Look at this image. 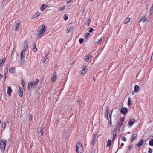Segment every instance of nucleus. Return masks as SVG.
<instances>
[{
  "label": "nucleus",
  "instance_id": "obj_14",
  "mask_svg": "<svg viewBox=\"0 0 153 153\" xmlns=\"http://www.w3.org/2000/svg\"><path fill=\"white\" fill-rule=\"evenodd\" d=\"M15 68L14 67L10 68L9 69V71L11 73H14L15 72Z\"/></svg>",
  "mask_w": 153,
  "mask_h": 153
},
{
  "label": "nucleus",
  "instance_id": "obj_38",
  "mask_svg": "<svg viewBox=\"0 0 153 153\" xmlns=\"http://www.w3.org/2000/svg\"><path fill=\"white\" fill-rule=\"evenodd\" d=\"M150 145L153 146V139L151 140L149 143Z\"/></svg>",
  "mask_w": 153,
  "mask_h": 153
},
{
  "label": "nucleus",
  "instance_id": "obj_17",
  "mask_svg": "<svg viewBox=\"0 0 153 153\" xmlns=\"http://www.w3.org/2000/svg\"><path fill=\"white\" fill-rule=\"evenodd\" d=\"M140 87H139L137 85H136L134 87V91L137 93L138 92L139 90Z\"/></svg>",
  "mask_w": 153,
  "mask_h": 153
},
{
  "label": "nucleus",
  "instance_id": "obj_62",
  "mask_svg": "<svg viewBox=\"0 0 153 153\" xmlns=\"http://www.w3.org/2000/svg\"><path fill=\"white\" fill-rule=\"evenodd\" d=\"M113 110H112L110 112V114H112Z\"/></svg>",
  "mask_w": 153,
  "mask_h": 153
},
{
  "label": "nucleus",
  "instance_id": "obj_63",
  "mask_svg": "<svg viewBox=\"0 0 153 153\" xmlns=\"http://www.w3.org/2000/svg\"><path fill=\"white\" fill-rule=\"evenodd\" d=\"M83 70H84L85 71H86H86H87V70L86 69V68H84V69H83Z\"/></svg>",
  "mask_w": 153,
  "mask_h": 153
},
{
  "label": "nucleus",
  "instance_id": "obj_7",
  "mask_svg": "<svg viewBox=\"0 0 153 153\" xmlns=\"http://www.w3.org/2000/svg\"><path fill=\"white\" fill-rule=\"evenodd\" d=\"M92 56L90 55H88L85 57L84 60L87 62H90V59L92 58Z\"/></svg>",
  "mask_w": 153,
  "mask_h": 153
},
{
  "label": "nucleus",
  "instance_id": "obj_8",
  "mask_svg": "<svg viewBox=\"0 0 153 153\" xmlns=\"http://www.w3.org/2000/svg\"><path fill=\"white\" fill-rule=\"evenodd\" d=\"M124 121V118L123 117L120 120V122L118 125L117 126V128H120L122 125Z\"/></svg>",
  "mask_w": 153,
  "mask_h": 153
},
{
  "label": "nucleus",
  "instance_id": "obj_45",
  "mask_svg": "<svg viewBox=\"0 0 153 153\" xmlns=\"http://www.w3.org/2000/svg\"><path fill=\"white\" fill-rule=\"evenodd\" d=\"M21 80H22L21 83L22 84V86L23 87H24V85H25V82L22 79H21Z\"/></svg>",
  "mask_w": 153,
  "mask_h": 153
},
{
  "label": "nucleus",
  "instance_id": "obj_23",
  "mask_svg": "<svg viewBox=\"0 0 153 153\" xmlns=\"http://www.w3.org/2000/svg\"><path fill=\"white\" fill-rule=\"evenodd\" d=\"M91 21V19L90 18H88L86 22V24L88 26H89L90 23Z\"/></svg>",
  "mask_w": 153,
  "mask_h": 153
},
{
  "label": "nucleus",
  "instance_id": "obj_41",
  "mask_svg": "<svg viewBox=\"0 0 153 153\" xmlns=\"http://www.w3.org/2000/svg\"><path fill=\"white\" fill-rule=\"evenodd\" d=\"M134 121H131L130 120V122L129 123V125L130 126H131L134 124Z\"/></svg>",
  "mask_w": 153,
  "mask_h": 153
},
{
  "label": "nucleus",
  "instance_id": "obj_58",
  "mask_svg": "<svg viewBox=\"0 0 153 153\" xmlns=\"http://www.w3.org/2000/svg\"><path fill=\"white\" fill-rule=\"evenodd\" d=\"M123 140L124 141H126V139L124 137H123Z\"/></svg>",
  "mask_w": 153,
  "mask_h": 153
},
{
  "label": "nucleus",
  "instance_id": "obj_52",
  "mask_svg": "<svg viewBox=\"0 0 153 153\" xmlns=\"http://www.w3.org/2000/svg\"><path fill=\"white\" fill-rule=\"evenodd\" d=\"M39 32L40 33H43L44 34L45 32V30H42V29H40Z\"/></svg>",
  "mask_w": 153,
  "mask_h": 153
},
{
  "label": "nucleus",
  "instance_id": "obj_48",
  "mask_svg": "<svg viewBox=\"0 0 153 153\" xmlns=\"http://www.w3.org/2000/svg\"><path fill=\"white\" fill-rule=\"evenodd\" d=\"M48 61V58H46V59H45V60L44 61V63H46Z\"/></svg>",
  "mask_w": 153,
  "mask_h": 153
},
{
  "label": "nucleus",
  "instance_id": "obj_22",
  "mask_svg": "<svg viewBox=\"0 0 153 153\" xmlns=\"http://www.w3.org/2000/svg\"><path fill=\"white\" fill-rule=\"evenodd\" d=\"M111 140L110 139H108V142L107 143V146H106L107 147H108L109 146L111 145Z\"/></svg>",
  "mask_w": 153,
  "mask_h": 153
},
{
  "label": "nucleus",
  "instance_id": "obj_18",
  "mask_svg": "<svg viewBox=\"0 0 153 153\" xmlns=\"http://www.w3.org/2000/svg\"><path fill=\"white\" fill-rule=\"evenodd\" d=\"M44 34L43 33H40L39 32V33H38L37 36L38 38H42V36H43Z\"/></svg>",
  "mask_w": 153,
  "mask_h": 153
},
{
  "label": "nucleus",
  "instance_id": "obj_51",
  "mask_svg": "<svg viewBox=\"0 0 153 153\" xmlns=\"http://www.w3.org/2000/svg\"><path fill=\"white\" fill-rule=\"evenodd\" d=\"M94 30V29L92 28H90L89 31L90 33L92 32Z\"/></svg>",
  "mask_w": 153,
  "mask_h": 153
},
{
  "label": "nucleus",
  "instance_id": "obj_46",
  "mask_svg": "<svg viewBox=\"0 0 153 153\" xmlns=\"http://www.w3.org/2000/svg\"><path fill=\"white\" fill-rule=\"evenodd\" d=\"M86 72V71H85L84 70H82L81 72V74H85Z\"/></svg>",
  "mask_w": 153,
  "mask_h": 153
},
{
  "label": "nucleus",
  "instance_id": "obj_2",
  "mask_svg": "<svg viewBox=\"0 0 153 153\" xmlns=\"http://www.w3.org/2000/svg\"><path fill=\"white\" fill-rule=\"evenodd\" d=\"M7 143V140L3 139L1 140L0 142V147L1 151L3 152L5 150V147Z\"/></svg>",
  "mask_w": 153,
  "mask_h": 153
},
{
  "label": "nucleus",
  "instance_id": "obj_36",
  "mask_svg": "<svg viewBox=\"0 0 153 153\" xmlns=\"http://www.w3.org/2000/svg\"><path fill=\"white\" fill-rule=\"evenodd\" d=\"M102 41V38H101L98 40V41L96 43L97 44H99L101 43Z\"/></svg>",
  "mask_w": 153,
  "mask_h": 153
},
{
  "label": "nucleus",
  "instance_id": "obj_50",
  "mask_svg": "<svg viewBox=\"0 0 153 153\" xmlns=\"http://www.w3.org/2000/svg\"><path fill=\"white\" fill-rule=\"evenodd\" d=\"M28 48V46H27V43H26V45H25V47H24V48L26 50V49H27Z\"/></svg>",
  "mask_w": 153,
  "mask_h": 153
},
{
  "label": "nucleus",
  "instance_id": "obj_44",
  "mask_svg": "<svg viewBox=\"0 0 153 153\" xmlns=\"http://www.w3.org/2000/svg\"><path fill=\"white\" fill-rule=\"evenodd\" d=\"M84 41V39L83 38H80L79 39V42L80 43H82Z\"/></svg>",
  "mask_w": 153,
  "mask_h": 153
},
{
  "label": "nucleus",
  "instance_id": "obj_4",
  "mask_svg": "<svg viewBox=\"0 0 153 153\" xmlns=\"http://www.w3.org/2000/svg\"><path fill=\"white\" fill-rule=\"evenodd\" d=\"M57 78V76L56 75V72L53 73V75L51 77V81L52 83L55 81L56 79Z\"/></svg>",
  "mask_w": 153,
  "mask_h": 153
},
{
  "label": "nucleus",
  "instance_id": "obj_21",
  "mask_svg": "<svg viewBox=\"0 0 153 153\" xmlns=\"http://www.w3.org/2000/svg\"><path fill=\"white\" fill-rule=\"evenodd\" d=\"M39 129H40V131H39V133H41V136H43V135L44 132L42 130L44 129V127H39Z\"/></svg>",
  "mask_w": 153,
  "mask_h": 153
},
{
  "label": "nucleus",
  "instance_id": "obj_33",
  "mask_svg": "<svg viewBox=\"0 0 153 153\" xmlns=\"http://www.w3.org/2000/svg\"><path fill=\"white\" fill-rule=\"evenodd\" d=\"M132 104L130 98H129L128 102V105L129 106L131 105Z\"/></svg>",
  "mask_w": 153,
  "mask_h": 153
},
{
  "label": "nucleus",
  "instance_id": "obj_15",
  "mask_svg": "<svg viewBox=\"0 0 153 153\" xmlns=\"http://www.w3.org/2000/svg\"><path fill=\"white\" fill-rule=\"evenodd\" d=\"M20 25V23H16L15 27V29H14L15 30L17 31L19 29Z\"/></svg>",
  "mask_w": 153,
  "mask_h": 153
},
{
  "label": "nucleus",
  "instance_id": "obj_27",
  "mask_svg": "<svg viewBox=\"0 0 153 153\" xmlns=\"http://www.w3.org/2000/svg\"><path fill=\"white\" fill-rule=\"evenodd\" d=\"M137 134H134L133 135H132V140H131V142H132L134 140V139H135L136 138V137H137Z\"/></svg>",
  "mask_w": 153,
  "mask_h": 153
},
{
  "label": "nucleus",
  "instance_id": "obj_39",
  "mask_svg": "<svg viewBox=\"0 0 153 153\" xmlns=\"http://www.w3.org/2000/svg\"><path fill=\"white\" fill-rule=\"evenodd\" d=\"M64 19L65 20H66L68 19V15L66 14H65L64 15Z\"/></svg>",
  "mask_w": 153,
  "mask_h": 153
},
{
  "label": "nucleus",
  "instance_id": "obj_32",
  "mask_svg": "<svg viewBox=\"0 0 153 153\" xmlns=\"http://www.w3.org/2000/svg\"><path fill=\"white\" fill-rule=\"evenodd\" d=\"M90 34L89 33H86L85 35V38L87 39L88 38L89 36H90Z\"/></svg>",
  "mask_w": 153,
  "mask_h": 153
},
{
  "label": "nucleus",
  "instance_id": "obj_12",
  "mask_svg": "<svg viewBox=\"0 0 153 153\" xmlns=\"http://www.w3.org/2000/svg\"><path fill=\"white\" fill-rule=\"evenodd\" d=\"M127 112L128 109L126 108H124L121 109V112L123 114H126Z\"/></svg>",
  "mask_w": 153,
  "mask_h": 153
},
{
  "label": "nucleus",
  "instance_id": "obj_28",
  "mask_svg": "<svg viewBox=\"0 0 153 153\" xmlns=\"http://www.w3.org/2000/svg\"><path fill=\"white\" fill-rule=\"evenodd\" d=\"M5 60V59H2L1 62H0V66H2L3 64L4 63Z\"/></svg>",
  "mask_w": 153,
  "mask_h": 153
},
{
  "label": "nucleus",
  "instance_id": "obj_61",
  "mask_svg": "<svg viewBox=\"0 0 153 153\" xmlns=\"http://www.w3.org/2000/svg\"><path fill=\"white\" fill-rule=\"evenodd\" d=\"M3 77V76L0 74V79H1Z\"/></svg>",
  "mask_w": 153,
  "mask_h": 153
},
{
  "label": "nucleus",
  "instance_id": "obj_34",
  "mask_svg": "<svg viewBox=\"0 0 153 153\" xmlns=\"http://www.w3.org/2000/svg\"><path fill=\"white\" fill-rule=\"evenodd\" d=\"M97 134H94L93 135L92 139L95 140V139H96V138H97Z\"/></svg>",
  "mask_w": 153,
  "mask_h": 153
},
{
  "label": "nucleus",
  "instance_id": "obj_55",
  "mask_svg": "<svg viewBox=\"0 0 153 153\" xmlns=\"http://www.w3.org/2000/svg\"><path fill=\"white\" fill-rule=\"evenodd\" d=\"M87 65H82V67L84 68H85L87 67Z\"/></svg>",
  "mask_w": 153,
  "mask_h": 153
},
{
  "label": "nucleus",
  "instance_id": "obj_35",
  "mask_svg": "<svg viewBox=\"0 0 153 153\" xmlns=\"http://www.w3.org/2000/svg\"><path fill=\"white\" fill-rule=\"evenodd\" d=\"M114 131H115V129H114V131L112 133L113 135V140L112 141V142H113V141H114V139H115V132L114 133Z\"/></svg>",
  "mask_w": 153,
  "mask_h": 153
},
{
  "label": "nucleus",
  "instance_id": "obj_37",
  "mask_svg": "<svg viewBox=\"0 0 153 153\" xmlns=\"http://www.w3.org/2000/svg\"><path fill=\"white\" fill-rule=\"evenodd\" d=\"M6 74H7V73L4 72V77H3V79H4V82L5 81V80H6Z\"/></svg>",
  "mask_w": 153,
  "mask_h": 153
},
{
  "label": "nucleus",
  "instance_id": "obj_47",
  "mask_svg": "<svg viewBox=\"0 0 153 153\" xmlns=\"http://www.w3.org/2000/svg\"><path fill=\"white\" fill-rule=\"evenodd\" d=\"M95 141V140H94L92 139V140L90 142V144L92 145H94Z\"/></svg>",
  "mask_w": 153,
  "mask_h": 153
},
{
  "label": "nucleus",
  "instance_id": "obj_29",
  "mask_svg": "<svg viewBox=\"0 0 153 153\" xmlns=\"http://www.w3.org/2000/svg\"><path fill=\"white\" fill-rule=\"evenodd\" d=\"M33 51L34 52L36 51L37 49L36 48V45L35 43H34L33 45Z\"/></svg>",
  "mask_w": 153,
  "mask_h": 153
},
{
  "label": "nucleus",
  "instance_id": "obj_40",
  "mask_svg": "<svg viewBox=\"0 0 153 153\" xmlns=\"http://www.w3.org/2000/svg\"><path fill=\"white\" fill-rule=\"evenodd\" d=\"M65 8V6H64L62 7H61L59 8L58 10L59 11H62V10H64Z\"/></svg>",
  "mask_w": 153,
  "mask_h": 153
},
{
  "label": "nucleus",
  "instance_id": "obj_26",
  "mask_svg": "<svg viewBox=\"0 0 153 153\" xmlns=\"http://www.w3.org/2000/svg\"><path fill=\"white\" fill-rule=\"evenodd\" d=\"M25 57V53H22V52H21V55H20V58L21 59H23Z\"/></svg>",
  "mask_w": 153,
  "mask_h": 153
},
{
  "label": "nucleus",
  "instance_id": "obj_6",
  "mask_svg": "<svg viewBox=\"0 0 153 153\" xmlns=\"http://www.w3.org/2000/svg\"><path fill=\"white\" fill-rule=\"evenodd\" d=\"M147 20V19L146 16H142L139 19V22L140 23L141 22H144L145 21H146Z\"/></svg>",
  "mask_w": 153,
  "mask_h": 153
},
{
  "label": "nucleus",
  "instance_id": "obj_42",
  "mask_svg": "<svg viewBox=\"0 0 153 153\" xmlns=\"http://www.w3.org/2000/svg\"><path fill=\"white\" fill-rule=\"evenodd\" d=\"M30 117H29V120L30 121H31L33 118V116L31 114L29 115Z\"/></svg>",
  "mask_w": 153,
  "mask_h": 153
},
{
  "label": "nucleus",
  "instance_id": "obj_20",
  "mask_svg": "<svg viewBox=\"0 0 153 153\" xmlns=\"http://www.w3.org/2000/svg\"><path fill=\"white\" fill-rule=\"evenodd\" d=\"M68 27L70 28L71 30L74 28V26L73 25V23H70L69 24L68 26Z\"/></svg>",
  "mask_w": 153,
  "mask_h": 153
},
{
  "label": "nucleus",
  "instance_id": "obj_31",
  "mask_svg": "<svg viewBox=\"0 0 153 153\" xmlns=\"http://www.w3.org/2000/svg\"><path fill=\"white\" fill-rule=\"evenodd\" d=\"M130 19L129 18H127L125 21L124 23L126 24L128 23L130 21Z\"/></svg>",
  "mask_w": 153,
  "mask_h": 153
},
{
  "label": "nucleus",
  "instance_id": "obj_13",
  "mask_svg": "<svg viewBox=\"0 0 153 153\" xmlns=\"http://www.w3.org/2000/svg\"><path fill=\"white\" fill-rule=\"evenodd\" d=\"M14 48H13L12 51V54H11V59H10V61L11 62L12 61V62H13V61H15L16 59V58H15L14 60L12 59H13V54L14 53Z\"/></svg>",
  "mask_w": 153,
  "mask_h": 153
},
{
  "label": "nucleus",
  "instance_id": "obj_25",
  "mask_svg": "<svg viewBox=\"0 0 153 153\" xmlns=\"http://www.w3.org/2000/svg\"><path fill=\"white\" fill-rule=\"evenodd\" d=\"M111 115H112V114H109V118H110V121L109 122V127H111V126H112V124L111 123Z\"/></svg>",
  "mask_w": 153,
  "mask_h": 153
},
{
  "label": "nucleus",
  "instance_id": "obj_54",
  "mask_svg": "<svg viewBox=\"0 0 153 153\" xmlns=\"http://www.w3.org/2000/svg\"><path fill=\"white\" fill-rule=\"evenodd\" d=\"M130 120L131 121H134V123L135 121V120L133 118H131L130 119Z\"/></svg>",
  "mask_w": 153,
  "mask_h": 153
},
{
  "label": "nucleus",
  "instance_id": "obj_1",
  "mask_svg": "<svg viewBox=\"0 0 153 153\" xmlns=\"http://www.w3.org/2000/svg\"><path fill=\"white\" fill-rule=\"evenodd\" d=\"M39 82L38 79H36V81H33L29 82L28 83V88L29 91H31L35 89L36 85H37L38 82Z\"/></svg>",
  "mask_w": 153,
  "mask_h": 153
},
{
  "label": "nucleus",
  "instance_id": "obj_10",
  "mask_svg": "<svg viewBox=\"0 0 153 153\" xmlns=\"http://www.w3.org/2000/svg\"><path fill=\"white\" fill-rule=\"evenodd\" d=\"M12 90L11 88V87L10 86L8 87L7 93L8 95L10 96L11 95V93L12 92Z\"/></svg>",
  "mask_w": 153,
  "mask_h": 153
},
{
  "label": "nucleus",
  "instance_id": "obj_56",
  "mask_svg": "<svg viewBox=\"0 0 153 153\" xmlns=\"http://www.w3.org/2000/svg\"><path fill=\"white\" fill-rule=\"evenodd\" d=\"M77 102L78 103H79V105H80L81 103V102L79 100H77Z\"/></svg>",
  "mask_w": 153,
  "mask_h": 153
},
{
  "label": "nucleus",
  "instance_id": "obj_30",
  "mask_svg": "<svg viewBox=\"0 0 153 153\" xmlns=\"http://www.w3.org/2000/svg\"><path fill=\"white\" fill-rule=\"evenodd\" d=\"M42 28L41 29H42V30H45V31L46 30V29H47V27H45V25L43 24L42 25Z\"/></svg>",
  "mask_w": 153,
  "mask_h": 153
},
{
  "label": "nucleus",
  "instance_id": "obj_16",
  "mask_svg": "<svg viewBox=\"0 0 153 153\" xmlns=\"http://www.w3.org/2000/svg\"><path fill=\"white\" fill-rule=\"evenodd\" d=\"M143 139L141 140L137 143V146H138L139 147H140L143 144Z\"/></svg>",
  "mask_w": 153,
  "mask_h": 153
},
{
  "label": "nucleus",
  "instance_id": "obj_53",
  "mask_svg": "<svg viewBox=\"0 0 153 153\" xmlns=\"http://www.w3.org/2000/svg\"><path fill=\"white\" fill-rule=\"evenodd\" d=\"M152 149L151 148L149 149V153H152Z\"/></svg>",
  "mask_w": 153,
  "mask_h": 153
},
{
  "label": "nucleus",
  "instance_id": "obj_24",
  "mask_svg": "<svg viewBox=\"0 0 153 153\" xmlns=\"http://www.w3.org/2000/svg\"><path fill=\"white\" fill-rule=\"evenodd\" d=\"M40 14V13L39 12L36 13L33 16V18H35L37 17Z\"/></svg>",
  "mask_w": 153,
  "mask_h": 153
},
{
  "label": "nucleus",
  "instance_id": "obj_64",
  "mask_svg": "<svg viewBox=\"0 0 153 153\" xmlns=\"http://www.w3.org/2000/svg\"><path fill=\"white\" fill-rule=\"evenodd\" d=\"M131 146H129L128 147V149H131Z\"/></svg>",
  "mask_w": 153,
  "mask_h": 153
},
{
  "label": "nucleus",
  "instance_id": "obj_59",
  "mask_svg": "<svg viewBox=\"0 0 153 153\" xmlns=\"http://www.w3.org/2000/svg\"><path fill=\"white\" fill-rule=\"evenodd\" d=\"M26 50L25 49L23 50L21 52H22V53H25V52Z\"/></svg>",
  "mask_w": 153,
  "mask_h": 153
},
{
  "label": "nucleus",
  "instance_id": "obj_3",
  "mask_svg": "<svg viewBox=\"0 0 153 153\" xmlns=\"http://www.w3.org/2000/svg\"><path fill=\"white\" fill-rule=\"evenodd\" d=\"M76 151L78 153H82L80 151H79L80 149H82V145L79 141L76 144Z\"/></svg>",
  "mask_w": 153,
  "mask_h": 153
},
{
  "label": "nucleus",
  "instance_id": "obj_9",
  "mask_svg": "<svg viewBox=\"0 0 153 153\" xmlns=\"http://www.w3.org/2000/svg\"><path fill=\"white\" fill-rule=\"evenodd\" d=\"M19 89L18 92L19 96L20 97H22L23 95V92L22 88L21 87H19Z\"/></svg>",
  "mask_w": 153,
  "mask_h": 153
},
{
  "label": "nucleus",
  "instance_id": "obj_49",
  "mask_svg": "<svg viewBox=\"0 0 153 153\" xmlns=\"http://www.w3.org/2000/svg\"><path fill=\"white\" fill-rule=\"evenodd\" d=\"M71 30H72L70 28H69L68 27V28L67 29L66 31L67 33H69Z\"/></svg>",
  "mask_w": 153,
  "mask_h": 153
},
{
  "label": "nucleus",
  "instance_id": "obj_43",
  "mask_svg": "<svg viewBox=\"0 0 153 153\" xmlns=\"http://www.w3.org/2000/svg\"><path fill=\"white\" fill-rule=\"evenodd\" d=\"M6 126V124L5 122L3 123L2 124V127L4 129V128Z\"/></svg>",
  "mask_w": 153,
  "mask_h": 153
},
{
  "label": "nucleus",
  "instance_id": "obj_60",
  "mask_svg": "<svg viewBox=\"0 0 153 153\" xmlns=\"http://www.w3.org/2000/svg\"><path fill=\"white\" fill-rule=\"evenodd\" d=\"M91 153H95V151L94 150H92Z\"/></svg>",
  "mask_w": 153,
  "mask_h": 153
},
{
  "label": "nucleus",
  "instance_id": "obj_57",
  "mask_svg": "<svg viewBox=\"0 0 153 153\" xmlns=\"http://www.w3.org/2000/svg\"><path fill=\"white\" fill-rule=\"evenodd\" d=\"M73 0H69V1H67V4H68L69 3H70Z\"/></svg>",
  "mask_w": 153,
  "mask_h": 153
},
{
  "label": "nucleus",
  "instance_id": "obj_19",
  "mask_svg": "<svg viewBox=\"0 0 153 153\" xmlns=\"http://www.w3.org/2000/svg\"><path fill=\"white\" fill-rule=\"evenodd\" d=\"M10 64H7V65L6 66L5 70L4 71V73H7V72L8 71V68L10 66Z\"/></svg>",
  "mask_w": 153,
  "mask_h": 153
},
{
  "label": "nucleus",
  "instance_id": "obj_5",
  "mask_svg": "<svg viewBox=\"0 0 153 153\" xmlns=\"http://www.w3.org/2000/svg\"><path fill=\"white\" fill-rule=\"evenodd\" d=\"M105 113L104 115L105 117L106 118H107V119H108V114L109 113L108 108L107 106H105Z\"/></svg>",
  "mask_w": 153,
  "mask_h": 153
},
{
  "label": "nucleus",
  "instance_id": "obj_11",
  "mask_svg": "<svg viewBox=\"0 0 153 153\" xmlns=\"http://www.w3.org/2000/svg\"><path fill=\"white\" fill-rule=\"evenodd\" d=\"M48 7V5L46 4H42L40 8V10L42 11H43L44 10Z\"/></svg>",
  "mask_w": 153,
  "mask_h": 153
}]
</instances>
